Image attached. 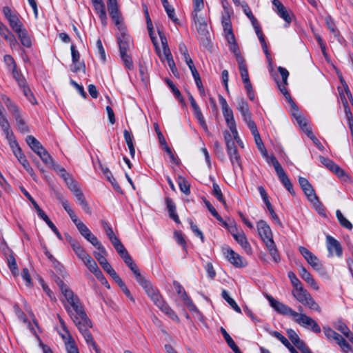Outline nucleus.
Masks as SVG:
<instances>
[{
    "label": "nucleus",
    "instance_id": "1",
    "mask_svg": "<svg viewBox=\"0 0 353 353\" xmlns=\"http://www.w3.org/2000/svg\"><path fill=\"white\" fill-rule=\"evenodd\" d=\"M64 297L63 306L74 324L88 319L79 296L73 291Z\"/></svg>",
    "mask_w": 353,
    "mask_h": 353
},
{
    "label": "nucleus",
    "instance_id": "2",
    "mask_svg": "<svg viewBox=\"0 0 353 353\" xmlns=\"http://www.w3.org/2000/svg\"><path fill=\"white\" fill-rule=\"evenodd\" d=\"M292 294L301 304L315 311H321L319 305L314 301L310 293L303 288V285L294 288Z\"/></svg>",
    "mask_w": 353,
    "mask_h": 353
},
{
    "label": "nucleus",
    "instance_id": "3",
    "mask_svg": "<svg viewBox=\"0 0 353 353\" xmlns=\"http://www.w3.org/2000/svg\"><path fill=\"white\" fill-rule=\"evenodd\" d=\"M299 250L307 263L310 265L315 271L321 276H327V273L325 267L316 255L303 246H299Z\"/></svg>",
    "mask_w": 353,
    "mask_h": 353
},
{
    "label": "nucleus",
    "instance_id": "4",
    "mask_svg": "<svg viewBox=\"0 0 353 353\" xmlns=\"http://www.w3.org/2000/svg\"><path fill=\"white\" fill-rule=\"evenodd\" d=\"M79 331L81 333L88 345L92 347L97 352H99L97 345L92 337V334L88 330L89 328L92 327V322L88 319L85 321H82L75 324Z\"/></svg>",
    "mask_w": 353,
    "mask_h": 353
},
{
    "label": "nucleus",
    "instance_id": "5",
    "mask_svg": "<svg viewBox=\"0 0 353 353\" xmlns=\"http://www.w3.org/2000/svg\"><path fill=\"white\" fill-rule=\"evenodd\" d=\"M299 183L309 201H310L315 208L319 207L321 202L308 180L306 178L300 176L299 178Z\"/></svg>",
    "mask_w": 353,
    "mask_h": 353
},
{
    "label": "nucleus",
    "instance_id": "6",
    "mask_svg": "<svg viewBox=\"0 0 353 353\" xmlns=\"http://www.w3.org/2000/svg\"><path fill=\"white\" fill-rule=\"evenodd\" d=\"M151 299L154 301V304L166 315L174 321H178L179 320L178 316L172 310V308L165 302L161 294L158 292Z\"/></svg>",
    "mask_w": 353,
    "mask_h": 353
},
{
    "label": "nucleus",
    "instance_id": "7",
    "mask_svg": "<svg viewBox=\"0 0 353 353\" xmlns=\"http://www.w3.org/2000/svg\"><path fill=\"white\" fill-rule=\"evenodd\" d=\"M294 321L299 325L310 328L311 330L315 333L321 332V327L318 323L311 317L302 314L298 313L296 316L294 317Z\"/></svg>",
    "mask_w": 353,
    "mask_h": 353
},
{
    "label": "nucleus",
    "instance_id": "8",
    "mask_svg": "<svg viewBox=\"0 0 353 353\" xmlns=\"http://www.w3.org/2000/svg\"><path fill=\"white\" fill-rule=\"evenodd\" d=\"M267 298L271 307H273L278 313L293 317L297 315V312L294 311L291 307L283 303L276 301L272 296L268 295Z\"/></svg>",
    "mask_w": 353,
    "mask_h": 353
},
{
    "label": "nucleus",
    "instance_id": "9",
    "mask_svg": "<svg viewBox=\"0 0 353 353\" xmlns=\"http://www.w3.org/2000/svg\"><path fill=\"white\" fill-rule=\"evenodd\" d=\"M108 12L114 21L115 25L121 31L124 30L121 25V14L119 10L117 0H108L107 1Z\"/></svg>",
    "mask_w": 353,
    "mask_h": 353
},
{
    "label": "nucleus",
    "instance_id": "10",
    "mask_svg": "<svg viewBox=\"0 0 353 353\" xmlns=\"http://www.w3.org/2000/svg\"><path fill=\"white\" fill-rule=\"evenodd\" d=\"M223 252L227 259L236 268L245 266V263L243 262V258L230 247L223 248Z\"/></svg>",
    "mask_w": 353,
    "mask_h": 353
},
{
    "label": "nucleus",
    "instance_id": "11",
    "mask_svg": "<svg viewBox=\"0 0 353 353\" xmlns=\"http://www.w3.org/2000/svg\"><path fill=\"white\" fill-rule=\"evenodd\" d=\"M230 232L232 234L234 239L242 247L245 252L248 254H251L252 247L250 243L248 242L245 233L243 231L237 232L236 228L230 230Z\"/></svg>",
    "mask_w": 353,
    "mask_h": 353
},
{
    "label": "nucleus",
    "instance_id": "12",
    "mask_svg": "<svg viewBox=\"0 0 353 353\" xmlns=\"http://www.w3.org/2000/svg\"><path fill=\"white\" fill-rule=\"evenodd\" d=\"M259 235L265 244L269 241H273L272 232L269 225L263 220H260L256 224Z\"/></svg>",
    "mask_w": 353,
    "mask_h": 353
},
{
    "label": "nucleus",
    "instance_id": "13",
    "mask_svg": "<svg viewBox=\"0 0 353 353\" xmlns=\"http://www.w3.org/2000/svg\"><path fill=\"white\" fill-rule=\"evenodd\" d=\"M14 156L17 158L19 163L23 165V167L26 169V170L30 174L32 179L34 181H37V176L33 171V169L30 165V163L25 155L23 154L21 148L16 149L12 152Z\"/></svg>",
    "mask_w": 353,
    "mask_h": 353
},
{
    "label": "nucleus",
    "instance_id": "14",
    "mask_svg": "<svg viewBox=\"0 0 353 353\" xmlns=\"http://www.w3.org/2000/svg\"><path fill=\"white\" fill-rule=\"evenodd\" d=\"M326 241L327 248L330 254L331 255H334L335 254L339 257L341 256L343 252L339 242L330 235L326 236Z\"/></svg>",
    "mask_w": 353,
    "mask_h": 353
},
{
    "label": "nucleus",
    "instance_id": "15",
    "mask_svg": "<svg viewBox=\"0 0 353 353\" xmlns=\"http://www.w3.org/2000/svg\"><path fill=\"white\" fill-rule=\"evenodd\" d=\"M219 101L221 105L223 117L225 119L227 125L235 123L233 112L230 108L225 99L221 95L219 96Z\"/></svg>",
    "mask_w": 353,
    "mask_h": 353
},
{
    "label": "nucleus",
    "instance_id": "16",
    "mask_svg": "<svg viewBox=\"0 0 353 353\" xmlns=\"http://www.w3.org/2000/svg\"><path fill=\"white\" fill-rule=\"evenodd\" d=\"M92 3L103 26L106 24L107 14L105 4L102 0H92Z\"/></svg>",
    "mask_w": 353,
    "mask_h": 353
},
{
    "label": "nucleus",
    "instance_id": "17",
    "mask_svg": "<svg viewBox=\"0 0 353 353\" xmlns=\"http://www.w3.org/2000/svg\"><path fill=\"white\" fill-rule=\"evenodd\" d=\"M67 239L72 248L74 252L80 259L83 261L89 255L77 240L72 239L71 236H68Z\"/></svg>",
    "mask_w": 353,
    "mask_h": 353
},
{
    "label": "nucleus",
    "instance_id": "18",
    "mask_svg": "<svg viewBox=\"0 0 353 353\" xmlns=\"http://www.w3.org/2000/svg\"><path fill=\"white\" fill-rule=\"evenodd\" d=\"M276 175L280 180V181L282 183V184L284 185V187L287 189V190L292 194L294 195V191L293 190L292 184L287 176L286 173L285 172L284 170L281 168V170H279L276 172Z\"/></svg>",
    "mask_w": 353,
    "mask_h": 353
},
{
    "label": "nucleus",
    "instance_id": "19",
    "mask_svg": "<svg viewBox=\"0 0 353 353\" xmlns=\"http://www.w3.org/2000/svg\"><path fill=\"white\" fill-rule=\"evenodd\" d=\"M228 154L229 156L230 160L233 166L236 164L238 166H241V161H240V155L238 152V150L235 145V143L228 146H226Z\"/></svg>",
    "mask_w": 353,
    "mask_h": 353
},
{
    "label": "nucleus",
    "instance_id": "20",
    "mask_svg": "<svg viewBox=\"0 0 353 353\" xmlns=\"http://www.w3.org/2000/svg\"><path fill=\"white\" fill-rule=\"evenodd\" d=\"M117 40L119 46L120 53L127 52L130 46V37L125 32L124 30H123L121 31V34L118 36Z\"/></svg>",
    "mask_w": 353,
    "mask_h": 353
},
{
    "label": "nucleus",
    "instance_id": "21",
    "mask_svg": "<svg viewBox=\"0 0 353 353\" xmlns=\"http://www.w3.org/2000/svg\"><path fill=\"white\" fill-rule=\"evenodd\" d=\"M299 274L301 277L313 289L318 290L319 287L311 274L303 266L299 268Z\"/></svg>",
    "mask_w": 353,
    "mask_h": 353
},
{
    "label": "nucleus",
    "instance_id": "22",
    "mask_svg": "<svg viewBox=\"0 0 353 353\" xmlns=\"http://www.w3.org/2000/svg\"><path fill=\"white\" fill-rule=\"evenodd\" d=\"M165 203L169 212L170 217L173 219L176 223H180L179 216L176 212V205L172 199L165 198Z\"/></svg>",
    "mask_w": 353,
    "mask_h": 353
},
{
    "label": "nucleus",
    "instance_id": "23",
    "mask_svg": "<svg viewBox=\"0 0 353 353\" xmlns=\"http://www.w3.org/2000/svg\"><path fill=\"white\" fill-rule=\"evenodd\" d=\"M292 114L295 119L300 128L305 134H307L308 130H312L311 128L307 125V120L299 112H292Z\"/></svg>",
    "mask_w": 353,
    "mask_h": 353
},
{
    "label": "nucleus",
    "instance_id": "24",
    "mask_svg": "<svg viewBox=\"0 0 353 353\" xmlns=\"http://www.w3.org/2000/svg\"><path fill=\"white\" fill-rule=\"evenodd\" d=\"M74 196L76 198L77 203L81 206L85 212L90 214L92 213L91 208L87 202L83 192L80 190L79 192L74 194Z\"/></svg>",
    "mask_w": 353,
    "mask_h": 353
},
{
    "label": "nucleus",
    "instance_id": "25",
    "mask_svg": "<svg viewBox=\"0 0 353 353\" xmlns=\"http://www.w3.org/2000/svg\"><path fill=\"white\" fill-rule=\"evenodd\" d=\"M74 196L76 198L77 203L81 206L85 212L90 214L92 213L91 208L87 202L83 192L80 190L79 192L74 194Z\"/></svg>",
    "mask_w": 353,
    "mask_h": 353
},
{
    "label": "nucleus",
    "instance_id": "26",
    "mask_svg": "<svg viewBox=\"0 0 353 353\" xmlns=\"http://www.w3.org/2000/svg\"><path fill=\"white\" fill-rule=\"evenodd\" d=\"M194 22L199 34H203L206 32L207 23L203 18L198 15V12L193 14Z\"/></svg>",
    "mask_w": 353,
    "mask_h": 353
},
{
    "label": "nucleus",
    "instance_id": "27",
    "mask_svg": "<svg viewBox=\"0 0 353 353\" xmlns=\"http://www.w3.org/2000/svg\"><path fill=\"white\" fill-rule=\"evenodd\" d=\"M237 109L241 112L243 119H248L251 117V114L249 110L248 104L243 99H238Z\"/></svg>",
    "mask_w": 353,
    "mask_h": 353
},
{
    "label": "nucleus",
    "instance_id": "28",
    "mask_svg": "<svg viewBox=\"0 0 353 353\" xmlns=\"http://www.w3.org/2000/svg\"><path fill=\"white\" fill-rule=\"evenodd\" d=\"M12 116L17 122L18 130L22 133L28 132L29 131V128L26 124L24 120L22 119L20 114V110L12 114Z\"/></svg>",
    "mask_w": 353,
    "mask_h": 353
},
{
    "label": "nucleus",
    "instance_id": "29",
    "mask_svg": "<svg viewBox=\"0 0 353 353\" xmlns=\"http://www.w3.org/2000/svg\"><path fill=\"white\" fill-rule=\"evenodd\" d=\"M26 142L30 148L37 154L43 148L40 142L32 135H29L26 137Z\"/></svg>",
    "mask_w": 353,
    "mask_h": 353
},
{
    "label": "nucleus",
    "instance_id": "30",
    "mask_svg": "<svg viewBox=\"0 0 353 353\" xmlns=\"http://www.w3.org/2000/svg\"><path fill=\"white\" fill-rule=\"evenodd\" d=\"M265 245L267 247V249L268 250L270 254L272 256L274 261L276 263H279L281 260V258L274 241H269V243H266Z\"/></svg>",
    "mask_w": 353,
    "mask_h": 353
},
{
    "label": "nucleus",
    "instance_id": "31",
    "mask_svg": "<svg viewBox=\"0 0 353 353\" xmlns=\"http://www.w3.org/2000/svg\"><path fill=\"white\" fill-rule=\"evenodd\" d=\"M21 44L26 48L32 46V41L26 29H24L17 33Z\"/></svg>",
    "mask_w": 353,
    "mask_h": 353
},
{
    "label": "nucleus",
    "instance_id": "32",
    "mask_svg": "<svg viewBox=\"0 0 353 353\" xmlns=\"http://www.w3.org/2000/svg\"><path fill=\"white\" fill-rule=\"evenodd\" d=\"M203 202L212 215L214 216L219 222H221L225 227H228L227 223L223 221L222 217L218 214L216 209L212 206L210 202L205 198H203Z\"/></svg>",
    "mask_w": 353,
    "mask_h": 353
},
{
    "label": "nucleus",
    "instance_id": "33",
    "mask_svg": "<svg viewBox=\"0 0 353 353\" xmlns=\"http://www.w3.org/2000/svg\"><path fill=\"white\" fill-rule=\"evenodd\" d=\"M123 136L125 141L128 146L130 154L133 158L135 155V149L133 145V137L127 130L123 131Z\"/></svg>",
    "mask_w": 353,
    "mask_h": 353
},
{
    "label": "nucleus",
    "instance_id": "34",
    "mask_svg": "<svg viewBox=\"0 0 353 353\" xmlns=\"http://www.w3.org/2000/svg\"><path fill=\"white\" fill-rule=\"evenodd\" d=\"M223 299L230 305V307L238 313H241V310L236 301L230 296L228 292L223 290L221 293Z\"/></svg>",
    "mask_w": 353,
    "mask_h": 353
},
{
    "label": "nucleus",
    "instance_id": "35",
    "mask_svg": "<svg viewBox=\"0 0 353 353\" xmlns=\"http://www.w3.org/2000/svg\"><path fill=\"white\" fill-rule=\"evenodd\" d=\"M163 56L165 57V60L168 62V65L172 71V74L177 78H179V73L178 72V70L176 67L173 57L170 52H168V54H163Z\"/></svg>",
    "mask_w": 353,
    "mask_h": 353
},
{
    "label": "nucleus",
    "instance_id": "36",
    "mask_svg": "<svg viewBox=\"0 0 353 353\" xmlns=\"http://www.w3.org/2000/svg\"><path fill=\"white\" fill-rule=\"evenodd\" d=\"M10 27L13 29V30L18 33L20 31L24 30L23 25L22 22L19 19L17 15L13 17L8 20Z\"/></svg>",
    "mask_w": 353,
    "mask_h": 353
},
{
    "label": "nucleus",
    "instance_id": "37",
    "mask_svg": "<svg viewBox=\"0 0 353 353\" xmlns=\"http://www.w3.org/2000/svg\"><path fill=\"white\" fill-rule=\"evenodd\" d=\"M148 32H149V34H150V39H151L153 45H154V46L155 51H156L157 54H158V56L159 57V58L161 59V60L162 61H163L164 60H163V55L161 54L160 48H159V46L158 45V41H157V37H155L154 36L152 25L150 26H148Z\"/></svg>",
    "mask_w": 353,
    "mask_h": 353
},
{
    "label": "nucleus",
    "instance_id": "38",
    "mask_svg": "<svg viewBox=\"0 0 353 353\" xmlns=\"http://www.w3.org/2000/svg\"><path fill=\"white\" fill-rule=\"evenodd\" d=\"M105 254H103L101 252H94V257L104 270L108 269V268L111 266V265L108 263L105 257Z\"/></svg>",
    "mask_w": 353,
    "mask_h": 353
},
{
    "label": "nucleus",
    "instance_id": "39",
    "mask_svg": "<svg viewBox=\"0 0 353 353\" xmlns=\"http://www.w3.org/2000/svg\"><path fill=\"white\" fill-rule=\"evenodd\" d=\"M88 241H89L93 246H94L97 249H98L103 254H107V252L101 242L98 240L97 236H95L92 233V234L86 239Z\"/></svg>",
    "mask_w": 353,
    "mask_h": 353
},
{
    "label": "nucleus",
    "instance_id": "40",
    "mask_svg": "<svg viewBox=\"0 0 353 353\" xmlns=\"http://www.w3.org/2000/svg\"><path fill=\"white\" fill-rule=\"evenodd\" d=\"M1 99L12 114L19 110L18 106L6 95H2Z\"/></svg>",
    "mask_w": 353,
    "mask_h": 353
},
{
    "label": "nucleus",
    "instance_id": "41",
    "mask_svg": "<svg viewBox=\"0 0 353 353\" xmlns=\"http://www.w3.org/2000/svg\"><path fill=\"white\" fill-rule=\"evenodd\" d=\"M212 194L221 202L223 204L225 207H226V203L225 201V199L223 197V195L222 194L221 190L219 187V185L214 182L212 185Z\"/></svg>",
    "mask_w": 353,
    "mask_h": 353
},
{
    "label": "nucleus",
    "instance_id": "42",
    "mask_svg": "<svg viewBox=\"0 0 353 353\" xmlns=\"http://www.w3.org/2000/svg\"><path fill=\"white\" fill-rule=\"evenodd\" d=\"M254 141H255V143H256V145L259 149V150L261 152L262 156L264 157V158H268V152L263 145V143L261 140V138L260 137V134L259 133L254 135Z\"/></svg>",
    "mask_w": 353,
    "mask_h": 353
},
{
    "label": "nucleus",
    "instance_id": "43",
    "mask_svg": "<svg viewBox=\"0 0 353 353\" xmlns=\"http://www.w3.org/2000/svg\"><path fill=\"white\" fill-rule=\"evenodd\" d=\"M336 214L339 222L343 227L348 230L352 229V224L343 216L339 210H336Z\"/></svg>",
    "mask_w": 353,
    "mask_h": 353
},
{
    "label": "nucleus",
    "instance_id": "44",
    "mask_svg": "<svg viewBox=\"0 0 353 353\" xmlns=\"http://www.w3.org/2000/svg\"><path fill=\"white\" fill-rule=\"evenodd\" d=\"M239 70L243 82H247L250 81L248 71L245 61L238 63Z\"/></svg>",
    "mask_w": 353,
    "mask_h": 353
},
{
    "label": "nucleus",
    "instance_id": "45",
    "mask_svg": "<svg viewBox=\"0 0 353 353\" xmlns=\"http://www.w3.org/2000/svg\"><path fill=\"white\" fill-rule=\"evenodd\" d=\"M161 1L169 18L174 22H176L178 19L175 17L174 9L170 6L168 0H161Z\"/></svg>",
    "mask_w": 353,
    "mask_h": 353
},
{
    "label": "nucleus",
    "instance_id": "46",
    "mask_svg": "<svg viewBox=\"0 0 353 353\" xmlns=\"http://www.w3.org/2000/svg\"><path fill=\"white\" fill-rule=\"evenodd\" d=\"M65 347L68 353H79L72 336L69 334L68 341L65 343Z\"/></svg>",
    "mask_w": 353,
    "mask_h": 353
},
{
    "label": "nucleus",
    "instance_id": "47",
    "mask_svg": "<svg viewBox=\"0 0 353 353\" xmlns=\"http://www.w3.org/2000/svg\"><path fill=\"white\" fill-rule=\"evenodd\" d=\"M158 34L159 35L161 42L162 44L163 54H168V52H170V50L168 44L167 38L165 34L163 33V30L158 29Z\"/></svg>",
    "mask_w": 353,
    "mask_h": 353
},
{
    "label": "nucleus",
    "instance_id": "48",
    "mask_svg": "<svg viewBox=\"0 0 353 353\" xmlns=\"http://www.w3.org/2000/svg\"><path fill=\"white\" fill-rule=\"evenodd\" d=\"M335 328L341 332L345 336L349 337L351 335V331L343 322L339 321L335 325Z\"/></svg>",
    "mask_w": 353,
    "mask_h": 353
},
{
    "label": "nucleus",
    "instance_id": "49",
    "mask_svg": "<svg viewBox=\"0 0 353 353\" xmlns=\"http://www.w3.org/2000/svg\"><path fill=\"white\" fill-rule=\"evenodd\" d=\"M230 46V50L234 53L237 63L245 61L242 57L239 46L236 43H232Z\"/></svg>",
    "mask_w": 353,
    "mask_h": 353
},
{
    "label": "nucleus",
    "instance_id": "50",
    "mask_svg": "<svg viewBox=\"0 0 353 353\" xmlns=\"http://www.w3.org/2000/svg\"><path fill=\"white\" fill-rule=\"evenodd\" d=\"M139 285L145 289L146 293L150 298L153 297L156 294L159 292L157 290L152 288L150 282L147 279H145V284L140 283Z\"/></svg>",
    "mask_w": 353,
    "mask_h": 353
},
{
    "label": "nucleus",
    "instance_id": "51",
    "mask_svg": "<svg viewBox=\"0 0 353 353\" xmlns=\"http://www.w3.org/2000/svg\"><path fill=\"white\" fill-rule=\"evenodd\" d=\"M37 154L40 157L43 163H45L46 165H54V162L52 157L44 148L39 151L37 153Z\"/></svg>",
    "mask_w": 353,
    "mask_h": 353
},
{
    "label": "nucleus",
    "instance_id": "52",
    "mask_svg": "<svg viewBox=\"0 0 353 353\" xmlns=\"http://www.w3.org/2000/svg\"><path fill=\"white\" fill-rule=\"evenodd\" d=\"M271 334L276 337L277 339H279L282 343V344L284 345L289 350L290 348H292L293 347L289 342V341L280 332L277 331H272L271 332Z\"/></svg>",
    "mask_w": 353,
    "mask_h": 353
},
{
    "label": "nucleus",
    "instance_id": "53",
    "mask_svg": "<svg viewBox=\"0 0 353 353\" xmlns=\"http://www.w3.org/2000/svg\"><path fill=\"white\" fill-rule=\"evenodd\" d=\"M76 227L85 239L92 234L90 229L82 221L77 224Z\"/></svg>",
    "mask_w": 353,
    "mask_h": 353
},
{
    "label": "nucleus",
    "instance_id": "54",
    "mask_svg": "<svg viewBox=\"0 0 353 353\" xmlns=\"http://www.w3.org/2000/svg\"><path fill=\"white\" fill-rule=\"evenodd\" d=\"M132 272L134 273L137 281L140 283H143V284H145V279L141 274L137 266L134 263L132 264V266L129 267Z\"/></svg>",
    "mask_w": 353,
    "mask_h": 353
},
{
    "label": "nucleus",
    "instance_id": "55",
    "mask_svg": "<svg viewBox=\"0 0 353 353\" xmlns=\"http://www.w3.org/2000/svg\"><path fill=\"white\" fill-rule=\"evenodd\" d=\"M6 137L9 142V145H10L12 152L14 151L16 149H18L20 148L16 139H15V136L12 131L11 132H10L9 134H7L6 135Z\"/></svg>",
    "mask_w": 353,
    "mask_h": 353
},
{
    "label": "nucleus",
    "instance_id": "56",
    "mask_svg": "<svg viewBox=\"0 0 353 353\" xmlns=\"http://www.w3.org/2000/svg\"><path fill=\"white\" fill-rule=\"evenodd\" d=\"M20 87L22 89L24 95L27 97L28 101L31 103H33V104L35 103H36L35 98H34L32 92H31L30 89L26 85V82L23 83V85H22Z\"/></svg>",
    "mask_w": 353,
    "mask_h": 353
},
{
    "label": "nucleus",
    "instance_id": "57",
    "mask_svg": "<svg viewBox=\"0 0 353 353\" xmlns=\"http://www.w3.org/2000/svg\"><path fill=\"white\" fill-rule=\"evenodd\" d=\"M83 262L90 272L98 268L97 263L90 255L85 258Z\"/></svg>",
    "mask_w": 353,
    "mask_h": 353
},
{
    "label": "nucleus",
    "instance_id": "58",
    "mask_svg": "<svg viewBox=\"0 0 353 353\" xmlns=\"http://www.w3.org/2000/svg\"><path fill=\"white\" fill-rule=\"evenodd\" d=\"M71 71L73 72H78L82 71L84 74L85 73V65L83 62H80L79 61L77 62H72L71 65Z\"/></svg>",
    "mask_w": 353,
    "mask_h": 353
},
{
    "label": "nucleus",
    "instance_id": "59",
    "mask_svg": "<svg viewBox=\"0 0 353 353\" xmlns=\"http://www.w3.org/2000/svg\"><path fill=\"white\" fill-rule=\"evenodd\" d=\"M165 81L168 84V85L170 87V88L172 90V92L174 93V94L175 95V97L179 99L180 101H181L183 99V97H182V95L179 91V90L174 85V84L173 83V82L168 79H165Z\"/></svg>",
    "mask_w": 353,
    "mask_h": 353
},
{
    "label": "nucleus",
    "instance_id": "60",
    "mask_svg": "<svg viewBox=\"0 0 353 353\" xmlns=\"http://www.w3.org/2000/svg\"><path fill=\"white\" fill-rule=\"evenodd\" d=\"M179 188L182 192H183L186 195L190 194V184L188 183L187 181H185L184 179H180V181L179 182Z\"/></svg>",
    "mask_w": 353,
    "mask_h": 353
},
{
    "label": "nucleus",
    "instance_id": "61",
    "mask_svg": "<svg viewBox=\"0 0 353 353\" xmlns=\"http://www.w3.org/2000/svg\"><path fill=\"white\" fill-rule=\"evenodd\" d=\"M57 284L59 286L61 293L63 296L69 294V292H72V290L60 279H58L57 281Z\"/></svg>",
    "mask_w": 353,
    "mask_h": 353
},
{
    "label": "nucleus",
    "instance_id": "62",
    "mask_svg": "<svg viewBox=\"0 0 353 353\" xmlns=\"http://www.w3.org/2000/svg\"><path fill=\"white\" fill-rule=\"evenodd\" d=\"M12 73L13 77L18 82L19 85L21 86L23 85V83H25L26 80L23 77L22 74L17 70V67L12 69Z\"/></svg>",
    "mask_w": 353,
    "mask_h": 353
},
{
    "label": "nucleus",
    "instance_id": "63",
    "mask_svg": "<svg viewBox=\"0 0 353 353\" xmlns=\"http://www.w3.org/2000/svg\"><path fill=\"white\" fill-rule=\"evenodd\" d=\"M194 114H195L196 119H198L200 125L203 127V128L205 131H207L208 130L207 125L205 123V119L202 114V112H201L200 108L194 110Z\"/></svg>",
    "mask_w": 353,
    "mask_h": 353
},
{
    "label": "nucleus",
    "instance_id": "64",
    "mask_svg": "<svg viewBox=\"0 0 353 353\" xmlns=\"http://www.w3.org/2000/svg\"><path fill=\"white\" fill-rule=\"evenodd\" d=\"M214 150L218 158H219L221 160H223L225 159L224 152L219 141H215L214 143Z\"/></svg>",
    "mask_w": 353,
    "mask_h": 353
}]
</instances>
